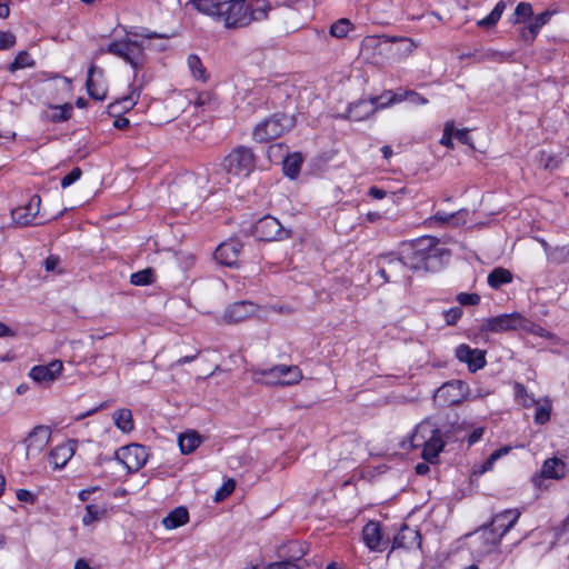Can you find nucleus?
Returning <instances> with one entry per match:
<instances>
[{"mask_svg":"<svg viewBox=\"0 0 569 569\" xmlns=\"http://www.w3.org/2000/svg\"><path fill=\"white\" fill-rule=\"evenodd\" d=\"M199 12L222 22L228 30L249 27L269 18L272 6L269 0H190Z\"/></svg>","mask_w":569,"mask_h":569,"instance_id":"f257e3e1","label":"nucleus"},{"mask_svg":"<svg viewBox=\"0 0 569 569\" xmlns=\"http://www.w3.org/2000/svg\"><path fill=\"white\" fill-rule=\"evenodd\" d=\"M445 447L446 439L442 430L428 419L419 422L400 442V448L403 450L420 449L422 460L431 465L439 463V457Z\"/></svg>","mask_w":569,"mask_h":569,"instance_id":"f03ea898","label":"nucleus"},{"mask_svg":"<svg viewBox=\"0 0 569 569\" xmlns=\"http://www.w3.org/2000/svg\"><path fill=\"white\" fill-rule=\"evenodd\" d=\"M450 256V251L441 246L436 237L427 236L415 240L410 252L406 256L409 268L415 270L433 271Z\"/></svg>","mask_w":569,"mask_h":569,"instance_id":"7ed1b4c3","label":"nucleus"},{"mask_svg":"<svg viewBox=\"0 0 569 569\" xmlns=\"http://www.w3.org/2000/svg\"><path fill=\"white\" fill-rule=\"evenodd\" d=\"M417 43L408 37L397 36H370L362 41L365 51L372 50V53L383 54L392 62H400L412 54Z\"/></svg>","mask_w":569,"mask_h":569,"instance_id":"20e7f679","label":"nucleus"},{"mask_svg":"<svg viewBox=\"0 0 569 569\" xmlns=\"http://www.w3.org/2000/svg\"><path fill=\"white\" fill-rule=\"evenodd\" d=\"M402 97L391 90H386L381 96L370 99H359L349 103L345 113L338 118L350 121H363L370 118L378 109H383L392 103L401 102Z\"/></svg>","mask_w":569,"mask_h":569,"instance_id":"39448f33","label":"nucleus"},{"mask_svg":"<svg viewBox=\"0 0 569 569\" xmlns=\"http://www.w3.org/2000/svg\"><path fill=\"white\" fill-rule=\"evenodd\" d=\"M293 126V117L277 112L256 124L252 130V139L257 143H269L289 132Z\"/></svg>","mask_w":569,"mask_h":569,"instance_id":"423d86ee","label":"nucleus"},{"mask_svg":"<svg viewBox=\"0 0 569 569\" xmlns=\"http://www.w3.org/2000/svg\"><path fill=\"white\" fill-rule=\"evenodd\" d=\"M254 381L264 386H293L299 383L302 371L298 366L276 365L253 371Z\"/></svg>","mask_w":569,"mask_h":569,"instance_id":"0eeeda50","label":"nucleus"},{"mask_svg":"<svg viewBox=\"0 0 569 569\" xmlns=\"http://www.w3.org/2000/svg\"><path fill=\"white\" fill-rule=\"evenodd\" d=\"M223 169L232 176L248 178L257 167V156L252 148L238 146L222 160Z\"/></svg>","mask_w":569,"mask_h":569,"instance_id":"6e6552de","label":"nucleus"},{"mask_svg":"<svg viewBox=\"0 0 569 569\" xmlns=\"http://www.w3.org/2000/svg\"><path fill=\"white\" fill-rule=\"evenodd\" d=\"M103 51L124 60L134 70L142 68L147 59L143 44L128 37L111 41Z\"/></svg>","mask_w":569,"mask_h":569,"instance_id":"1a4fd4ad","label":"nucleus"},{"mask_svg":"<svg viewBox=\"0 0 569 569\" xmlns=\"http://www.w3.org/2000/svg\"><path fill=\"white\" fill-rule=\"evenodd\" d=\"M377 274L383 282H398L406 277L409 260L406 256L400 258L393 252L379 254L375 259Z\"/></svg>","mask_w":569,"mask_h":569,"instance_id":"9d476101","label":"nucleus"},{"mask_svg":"<svg viewBox=\"0 0 569 569\" xmlns=\"http://www.w3.org/2000/svg\"><path fill=\"white\" fill-rule=\"evenodd\" d=\"M468 548L473 558L481 559L491 553L501 540V535L491 527H482L467 536Z\"/></svg>","mask_w":569,"mask_h":569,"instance_id":"9b49d317","label":"nucleus"},{"mask_svg":"<svg viewBox=\"0 0 569 569\" xmlns=\"http://www.w3.org/2000/svg\"><path fill=\"white\" fill-rule=\"evenodd\" d=\"M521 321L522 315L517 311L490 317L485 319L480 325L478 336L485 338L489 333H501L518 330Z\"/></svg>","mask_w":569,"mask_h":569,"instance_id":"f8f14e48","label":"nucleus"},{"mask_svg":"<svg viewBox=\"0 0 569 569\" xmlns=\"http://www.w3.org/2000/svg\"><path fill=\"white\" fill-rule=\"evenodd\" d=\"M289 234L290 231L284 229L280 221L270 214L260 218L252 228V236L259 241H280L289 238Z\"/></svg>","mask_w":569,"mask_h":569,"instance_id":"ddd939ff","label":"nucleus"},{"mask_svg":"<svg viewBox=\"0 0 569 569\" xmlns=\"http://www.w3.org/2000/svg\"><path fill=\"white\" fill-rule=\"evenodd\" d=\"M117 460L123 465L129 472L140 470L148 461V448L139 443H130L116 451Z\"/></svg>","mask_w":569,"mask_h":569,"instance_id":"4468645a","label":"nucleus"},{"mask_svg":"<svg viewBox=\"0 0 569 569\" xmlns=\"http://www.w3.org/2000/svg\"><path fill=\"white\" fill-rule=\"evenodd\" d=\"M86 90L91 100L101 102L108 97V82L106 72L96 63H91L87 71Z\"/></svg>","mask_w":569,"mask_h":569,"instance_id":"2eb2a0df","label":"nucleus"},{"mask_svg":"<svg viewBox=\"0 0 569 569\" xmlns=\"http://www.w3.org/2000/svg\"><path fill=\"white\" fill-rule=\"evenodd\" d=\"M455 356L458 361L466 363L470 372H476L482 369L486 363V351L477 348H471L467 343H460L456 350Z\"/></svg>","mask_w":569,"mask_h":569,"instance_id":"dca6fc26","label":"nucleus"},{"mask_svg":"<svg viewBox=\"0 0 569 569\" xmlns=\"http://www.w3.org/2000/svg\"><path fill=\"white\" fill-rule=\"evenodd\" d=\"M256 311L257 306L253 302L247 300L237 301L224 309L222 320L228 325L239 323L252 317Z\"/></svg>","mask_w":569,"mask_h":569,"instance_id":"f3484780","label":"nucleus"},{"mask_svg":"<svg viewBox=\"0 0 569 569\" xmlns=\"http://www.w3.org/2000/svg\"><path fill=\"white\" fill-rule=\"evenodd\" d=\"M40 204L41 198L38 194H33L26 204L17 207L11 211L13 222L20 227L33 223L39 213Z\"/></svg>","mask_w":569,"mask_h":569,"instance_id":"a211bd4d","label":"nucleus"},{"mask_svg":"<svg viewBox=\"0 0 569 569\" xmlns=\"http://www.w3.org/2000/svg\"><path fill=\"white\" fill-rule=\"evenodd\" d=\"M50 429L46 426H37L26 439V456L33 457L42 451L50 440Z\"/></svg>","mask_w":569,"mask_h":569,"instance_id":"6ab92c4d","label":"nucleus"},{"mask_svg":"<svg viewBox=\"0 0 569 569\" xmlns=\"http://www.w3.org/2000/svg\"><path fill=\"white\" fill-rule=\"evenodd\" d=\"M61 371L62 362L59 360H53L48 365L34 366L30 370L29 377L37 383L48 386L57 379Z\"/></svg>","mask_w":569,"mask_h":569,"instance_id":"aec40b11","label":"nucleus"},{"mask_svg":"<svg viewBox=\"0 0 569 569\" xmlns=\"http://www.w3.org/2000/svg\"><path fill=\"white\" fill-rule=\"evenodd\" d=\"M556 12V10L547 9L543 12L533 16L532 21L520 30L521 39L526 42L532 43L540 33L542 27L549 23Z\"/></svg>","mask_w":569,"mask_h":569,"instance_id":"412c9836","label":"nucleus"},{"mask_svg":"<svg viewBox=\"0 0 569 569\" xmlns=\"http://www.w3.org/2000/svg\"><path fill=\"white\" fill-rule=\"evenodd\" d=\"M422 539L418 530L410 528L408 525H402L399 532L393 538L392 548H421Z\"/></svg>","mask_w":569,"mask_h":569,"instance_id":"4be33fe9","label":"nucleus"},{"mask_svg":"<svg viewBox=\"0 0 569 569\" xmlns=\"http://www.w3.org/2000/svg\"><path fill=\"white\" fill-rule=\"evenodd\" d=\"M362 540L371 551H383L386 542L382 539L380 523L369 521L362 529Z\"/></svg>","mask_w":569,"mask_h":569,"instance_id":"5701e85b","label":"nucleus"},{"mask_svg":"<svg viewBox=\"0 0 569 569\" xmlns=\"http://www.w3.org/2000/svg\"><path fill=\"white\" fill-rule=\"evenodd\" d=\"M568 473V466L567 463L558 458V457H551L547 458L541 466L540 469V477L543 479H552V480H561L563 479Z\"/></svg>","mask_w":569,"mask_h":569,"instance_id":"b1692460","label":"nucleus"},{"mask_svg":"<svg viewBox=\"0 0 569 569\" xmlns=\"http://www.w3.org/2000/svg\"><path fill=\"white\" fill-rule=\"evenodd\" d=\"M240 254V244L237 242L220 243L214 251V259L219 264L233 267L237 264Z\"/></svg>","mask_w":569,"mask_h":569,"instance_id":"393cba45","label":"nucleus"},{"mask_svg":"<svg viewBox=\"0 0 569 569\" xmlns=\"http://www.w3.org/2000/svg\"><path fill=\"white\" fill-rule=\"evenodd\" d=\"M140 91L133 89L129 94L118 98L113 102L109 103L107 107V113L109 116H120L130 111L138 103Z\"/></svg>","mask_w":569,"mask_h":569,"instance_id":"a878e982","label":"nucleus"},{"mask_svg":"<svg viewBox=\"0 0 569 569\" xmlns=\"http://www.w3.org/2000/svg\"><path fill=\"white\" fill-rule=\"evenodd\" d=\"M519 517L520 512L518 509L505 510L493 517L490 527L503 537L513 527Z\"/></svg>","mask_w":569,"mask_h":569,"instance_id":"bb28decb","label":"nucleus"},{"mask_svg":"<svg viewBox=\"0 0 569 569\" xmlns=\"http://www.w3.org/2000/svg\"><path fill=\"white\" fill-rule=\"evenodd\" d=\"M461 381L443 383L436 392V398L443 399L446 406H457L462 401L460 395Z\"/></svg>","mask_w":569,"mask_h":569,"instance_id":"cd10ccee","label":"nucleus"},{"mask_svg":"<svg viewBox=\"0 0 569 569\" xmlns=\"http://www.w3.org/2000/svg\"><path fill=\"white\" fill-rule=\"evenodd\" d=\"M71 460V443L68 441L67 443L57 446L51 450L49 456V461L53 469L60 470L67 466V463Z\"/></svg>","mask_w":569,"mask_h":569,"instance_id":"c85d7f7f","label":"nucleus"},{"mask_svg":"<svg viewBox=\"0 0 569 569\" xmlns=\"http://www.w3.org/2000/svg\"><path fill=\"white\" fill-rule=\"evenodd\" d=\"M281 161H282V171H283L284 176L288 177L289 179H296L300 173L301 166L303 162L301 153L300 152H293V153L287 152L283 156V158L281 159Z\"/></svg>","mask_w":569,"mask_h":569,"instance_id":"c756f323","label":"nucleus"},{"mask_svg":"<svg viewBox=\"0 0 569 569\" xmlns=\"http://www.w3.org/2000/svg\"><path fill=\"white\" fill-rule=\"evenodd\" d=\"M189 521L188 509L183 506L177 507L171 510L163 519L162 525L166 529H177Z\"/></svg>","mask_w":569,"mask_h":569,"instance_id":"7c9ffc66","label":"nucleus"},{"mask_svg":"<svg viewBox=\"0 0 569 569\" xmlns=\"http://www.w3.org/2000/svg\"><path fill=\"white\" fill-rule=\"evenodd\" d=\"M512 272L506 268L497 267L487 277L488 286L495 290L512 282Z\"/></svg>","mask_w":569,"mask_h":569,"instance_id":"2f4dec72","label":"nucleus"},{"mask_svg":"<svg viewBox=\"0 0 569 569\" xmlns=\"http://www.w3.org/2000/svg\"><path fill=\"white\" fill-rule=\"evenodd\" d=\"M112 419L116 427L124 433H129L134 429L132 412L128 408H121L114 411L112 415Z\"/></svg>","mask_w":569,"mask_h":569,"instance_id":"473e14b6","label":"nucleus"},{"mask_svg":"<svg viewBox=\"0 0 569 569\" xmlns=\"http://www.w3.org/2000/svg\"><path fill=\"white\" fill-rule=\"evenodd\" d=\"M86 515L82 519L83 525L89 526L108 517L109 509L104 503H90L86 507Z\"/></svg>","mask_w":569,"mask_h":569,"instance_id":"72a5a7b5","label":"nucleus"},{"mask_svg":"<svg viewBox=\"0 0 569 569\" xmlns=\"http://www.w3.org/2000/svg\"><path fill=\"white\" fill-rule=\"evenodd\" d=\"M178 443L180 451L183 455H189L201 445V438L197 431H188L180 435Z\"/></svg>","mask_w":569,"mask_h":569,"instance_id":"f704fd0d","label":"nucleus"},{"mask_svg":"<svg viewBox=\"0 0 569 569\" xmlns=\"http://www.w3.org/2000/svg\"><path fill=\"white\" fill-rule=\"evenodd\" d=\"M519 329L523 330L525 332H527L529 335H532V336H536V337H539V338H543V339H547V340H555L556 339V335L553 332L545 329L539 323H536L533 321H530V320L526 319L523 316H522V321H521V323L519 326Z\"/></svg>","mask_w":569,"mask_h":569,"instance_id":"c9c22d12","label":"nucleus"},{"mask_svg":"<svg viewBox=\"0 0 569 569\" xmlns=\"http://www.w3.org/2000/svg\"><path fill=\"white\" fill-rule=\"evenodd\" d=\"M506 9V3L503 0H500L496 3L493 9L489 14H487L485 18L477 21V26L480 28L489 29L495 27L498 21L501 19V16Z\"/></svg>","mask_w":569,"mask_h":569,"instance_id":"e433bc0d","label":"nucleus"},{"mask_svg":"<svg viewBox=\"0 0 569 569\" xmlns=\"http://www.w3.org/2000/svg\"><path fill=\"white\" fill-rule=\"evenodd\" d=\"M547 259L553 264H565L569 262V242L567 244L546 248Z\"/></svg>","mask_w":569,"mask_h":569,"instance_id":"4c0bfd02","label":"nucleus"},{"mask_svg":"<svg viewBox=\"0 0 569 569\" xmlns=\"http://www.w3.org/2000/svg\"><path fill=\"white\" fill-rule=\"evenodd\" d=\"M157 280L156 271L152 268H146L131 273L130 283L136 287L153 284Z\"/></svg>","mask_w":569,"mask_h":569,"instance_id":"58836bf2","label":"nucleus"},{"mask_svg":"<svg viewBox=\"0 0 569 569\" xmlns=\"http://www.w3.org/2000/svg\"><path fill=\"white\" fill-rule=\"evenodd\" d=\"M513 397L515 401L523 408H531L537 403V400L528 393L527 388L521 382L513 383Z\"/></svg>","mask_w":569,"mask_h":569,"instance_id":"ea45409f","label":"nucleus"},{"mask_svg":"<svg viewBox=\"0 0 569 569\" xmlns=\"http://www.w3.org/2000/svg\"><path fill=\"white\" fill-rule=\"evenodd\" d=\"M511 450L510 446H502L495 451H492L489 457L482 462L479 470L477 471L479 475H482L487 471H490L493 469V466L498 459L501 457L508 455Z\"/></svg>","mask_w":569,"mask_h":569,"instance_id":"a19ab883","label":"nucleus"},{"mask_svg":"<svg viewBox=\"0 0 569 569\" xmlns=\"http://www.w3.org/2000/svg\"><path fill=\"white\" fill-rule=\"evenodd\" d=\"M355 29V26L352 22L347 18H341L335 21L330 26L329 33L331 37H335L337 39H342L348 36L350 31Z\"/></svg>","mask_w":569,"mask_h":569,"instance_id":"79ce46f5","label":"nucleus"},{"mask_svg":"<svg viewBox=\"0 0 569 569\" xmlns=\"http://www.w3.org/2000/svg\"><path fill=\"white\" fill-rule=\"evenodd\" d=\"M188 66L193 74V77L201 81H207L208 74L207 70L201 61V59L197 54H190L188 57Z\"/></svg>","mask_w":569,"mask_h":569,"instance_id":"37998d69","label":"nucleus"},{"mask_svg":"<svg viewBox=\"0 0 569 569\" xmlns=\"http://www.w3.org/2000/svg\"><path fill=\"white\" fill-rule=\"evenodd\" d=\"M533 17L532 6L529 2H519L515 9L513 24L523 23Z\"/></svg>","mask_w":569,"mask_h":569,"instance_id":"c03bdc74","label":"nucleus"},{"mask_svg":"<svg viewBox=\"0 0 569 569\" xmlns=\"http://www.w3.org/2000/svg\"><path fill=\"white\" fill-rule=\"evenodd\" d=\"M34 66V61L32 60V58L30 57V54L26 51H20L14 60L10 63L9 66V70L11 72L16 71V70H19V69H24V68H31Z\"/></svg>","mask_w":569,"mask_h":569,"instance_id":"a18cd8bd","label":"nucleus"},{"mask_svg":"<svg viewBox=\"0 0 569 569\" xmlns=\"http://www.w3.org/2000/svg\"><path fill=\"white\" fill-rule=\"evenodd\" d=\"M287 152L288 146L282 142H278L268 147L267 156L271 161H276L281 160Z\"/></svg>","mask_w":569,"mask_h":569,"instance_id":"49530a36","label":"nucleus"},{"mask_svg":"<svg viewBox=\"0 0 569 569\" xmlns=\"http://www.w3.org/2000/svg\"><path fill=\"white\" fill-rule=\"evenodd\" d=\"M463 311L460 307H451L443 311V319L446 325L455 326L462 317Z\"/></svg>","mask_w":569,"mask_h":569,"instance_id":"de8ad7c7","label":"nucleus"},{"mask_svg":"<svg viewBox=\"0 0 569 569\" xmlns=\"http://www.w3.org/2000/svg\"><path fill=\"white\" fill-rule=\"evenodd\" d=\"M234 489L236 480L233 478H228L222 486L216 490L213 498H228L233 493Z\"/></svg>","mask_w":569,"mask_h":569,"instance_id":"09e8293b","label":"nucleus"},{"mask_svg":"<svg viewBox=\"0 0 569 569\" xmlns=\"http://www.w3.org/2000/svg\"><path fill=\"white\" fill-rule=\"evenodd\" d=\"M550 416H551V407L550 406H539L535 412V418H533L535 423L545 425L546 422H548L550 420Z\"/></svg>","mask_w":569,"mask_h":569,"instance_id":"8fccbe9b","label":"nucleus"},{"mask_svg":"<svg viewBox=\"0 0 569 569\" xmlns=\"http://www.w3.org/2000/svg\"><path fill=\"white\" fill-rule=\"evenodd\" d=\"M456 300L461 306H477L480 302V296L478 293L460 292L457 295Z\"/></svg>","mask_w":569,"mask_h":569,"instance_id":"3c124183","label":"nucleus"},{"mask_svg":"<svg viewBox=\"0 0 569 569\" xmlns=\"http://www.w3.org/2000/svg\"><path fill=\"white\" fill-rule=\"evenodd\" d=\"M16 44V36L9 31H0V50H8Z\"/></svg>","mask_w":569,"mask_h":569,"instance_id":"603ef678","label":"nucleus"},{"mask_svg":"<svg viewBox=\"0 0 569 569\" xmlns=\"http://www.w3.org/2000/svg\"><path fill=\"white\" fill-rule=\"evenodd\" d=\"M452 138H453V127L451 123H447L445 126L442 137L440 139V143L449 149H453L455 144H453Z\"/></svg>","mask_w":569,"mask_h":569,"instance_id":"864d4df0","label":"nucleus"},{"mask_svg":"<svg viewBox=\"0 0 569 569\" xmlns=\"http://www.w3.org/2000/svg\"><path fill=\"white\" fill-rule=\"evenodd\" d=\"M399 97H402V100L405 98H408L411 102L416 103V104H427L428 103V99L425 98L423 96H421L420 93L413 91V90H409V91H406L405 94H398Z\"/></svg>","mask_w":569,"mask_h":569,"instance_id":"5fc2aeb1","label":"nucleus"},{"mask_svg":"<svg viewBox=\"0 0 569 569\" xmlns=\"http://www.w3.org/2000/svg\"><path fill=\"white\" fill-rule=\"evenodd\" d=\"M53 112L51 114V119L53 121H61V120H66L68 119V114H67V111H68V104H63V106H57V107H53L52 108Z\"/></svg>","mask_w":569,"mask_h":569,"instance_id":"6e6d98bb","label":"nucleus"},{"mask_svg":"<svg viewBox=\"0 0 569 569\" xmlns=\"http://www.w3.org/2000/svg\"><path fill=\"white\" fill-rule=\"evenodd\" d=\"M456 217V213H448L442 210H438L431 219L440 224L449 223L453 218Z\"/></svg>","mask_w":569,"mask_h":569,"instance_id":"4d7b16f0","label":"nucleus"},{"mask_svg":"<svg viewBox=\"0 0 569 569\" xmlns=\"http://www.w3.org/2000/svg\"><path fill=\"white\" fill-rule=\"evenodd\" d=\"M485 429L482 427L475 428L471 433L467 437V443L469 447L476 445L483 437Z\"/></svg>","mask_w":569,"mask_h":569,"instance_id":"13d9d810","label":"nucleus"},{"mask_svg":"<svg viewBox=\"0 0 569 569\" xmlns=\"http://www.w3.org/2000/svg\"><path fill=\"white\" fill-rule=\"evenodd\" d=\"M129 34L133 36V37H137V38H143V39H159V38H162L161 34L154 32V31H149L147 29H142L141 31H130Z\"/></svg>","mask_w":569,"mask_h":569,"instance_id":"bf43d9fd","label":"nucleus"},{"mask_svg":"<svg viewBox=\"0 0 569 569\" xmlns=\"http://www.w3.org/2000/svg\"><path fill=\"white\" fill-rule=\"evenodd\" d=\"M60 259L56 256H50L47 258L44 266L47 271H58L61 272L59 269Z\"/></svg>","mask_w":569,"mask_h":569,"instance_id":"052dcab7","label":"nucleus"},{"mask_svg":"<svg viewBox=\"0 0 569 569\" xmlns=\"http://www.w3.org/2000/svg\"><path fill=\"white\" fill-rule=\"evenodd\" d=\"M453 137L462 144H468L470 141V136H469L468 129L453 130Z\"/></svg>","mask_w":569,"mask_h":569,"instance_id":"680f3d73","label":"nucleus"},{"mask_svg":"<svg viewBox=\"0 0 569 569\" xmlns=\"http://www.w3.org/2000/svg\"><path fill=\"white\" fill-rule=\"evenodd\" d=\"M368 196H370L372 199L381 200V199L386 198L387 192L377 186H371L368 189Z\"/></svg>","mask_w":569,"mask_h":569,"instance_id":"e2e57ef3","label":"nucleus"},{"mask_svg":"<svg viewBox=\"0 0 569 569\" xmlns=\"http://www.w3.org/2000/svg\"><path fill=\"white\" fill-rule=\"evenodd\" d=\"M114 118L113 120V127L118 130H123L129 127L130 121L128 118L120 116H112Z\"/></svg>","mask_w":569,"mask_h":569,"instance_id":"0e129e2a","label":"nucleus"},{"mask_svg":"<svg viewBox=\"0 0 569 569\" xmlns=\"http://www.w3.org/2000/svg\"><path fill=\"white\" fill-rule=\"evenodd\" d=\"M97 491H101L100 496L101 497L103 496V490H101L99 487L96 486V487H90V488L80 490L78 493V498H80V499L88 498L90 495H92Z\"/></svg>","mask_w":569,"mask_h":569,"instance_id":"69168bd1","label":"nucleus"},{"mask_svg":"<svg viewBox=\"0 0 569 569\" xmlns=\"http://www.w3.org/2000/svg\"><path fill=\"white\" fill-rule=\"evenodd\" d=\"M561 160L558 159L556 156H550L548 157L546 163H545V169H550V170H553V169H557L560 164Z\"/></svg>","mask_w":569,"mask_h":569,"instance_id":"338daca9","label":"nucleus"},{"mask_svg":"<svg viewBox=\"0 0 569 569\" xmlns=\"http://www.w3.org/2000/svg\"><path fill=\"white\" fill-rule=\"evenodd\" d=\"M429 465L430 463L426 462L425 460L423 462L417 463L415 467L416 473L421 476L427 475L430 471Z\"/></svg>","mask_w":569,"mask_h":569,"instance_id":"774afa93","label":"nucleus"}]
</instances>
